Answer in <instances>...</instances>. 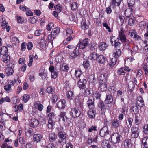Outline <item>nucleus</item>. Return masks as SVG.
Listing matches in <instances>:
<instances>
[{
    "label": "nucleus",
    "instance_id": "052dcab7",
    "mask_svg": "<svg viewBox=\"0 0 148 148\" xmlns=\"http://www.w3.org/2000/svg\"><path fill=\"white\" fill-rule=\"evenodd\" d=\"M17 22L19 23H23L24 21L23 18L19 16H17L16 17Z\"/></svg>",
    "mask_w": 148,
    "mask_h": 148
},
{
    "label": "nucleus",
    "instance_id": "39448f33",
    "mask_svg": "<svg viewBox=\"0 0 148 148\" xmlns=\"http://www.w3.org/2000/svg\"><path fill=\"white\" fill-rule=\"evenodd\" d=\"M80 114L81 112L78 108H76L72 109L70 112L71 116L74 118L79 117Z\"/></svg>",
    "mask_w": 148,
    "mask_h": 148
},
{
    "label": "nucleus",
    "instance_id": "49530a36",
    "mask_svg": "<svg viewBox=\"0 0 148 148\" xmlns=\"http://www.w3.org/2000/svg\"><path fill=\"white\" fill-rule=\"evenodd\" d=\"M148 22L145 21H143L139 23V25L140 27L143 28H145L147 26Z\"/></svg>",
    "mask_w": 148,
    "mask_h": 148
},
{
    "label": "nucleus",
    "instance_id": "4468645a",
    "mask_svg": "<svg viewBox=\"0 0 148 148\" xmlns=\"http://www.w3.org/2000/svg\"><path fill=\"white\" fill-rule=\"evenodd\" d=\"M79 54L78 49H77V48L75 47L73 51L70 53L69 57L71 58H75Z\"/></svg>",
    "mask_w": 148,
    "mask_h": 148
},
{
    "label": "nucleus",
    "instance_id": "ea45409f",
    "mask_svg": "<svg viewBox=\"0 0 148 148\" xmlns=\"http://www.w3.org/2000/svg\"><path fill=\"white\" fill-rule=\"evenodd\" d=\"M55 37L56 36H53V34H51L48 35L47 38V40L48 41V42H51V43H52Z\"/></svg>",
    "mask_w": 148,
    "mask_h": 148
},
{
    "label": "nucleus",
    "instance_id": "e2e57ef3",
    "mask_svg": "<svg viewBox=\"0 0 148 148\" xmlns=\"http://www.w3.org/2000/svg\"><path fill=\"white\" fill-rule=\"evenodd\" d=\"M94 96L96 99H100L101 94L99 92L96 91L94 93Z\"/></svg>",
    "mask_w": 148,
    "mask_h": 148
},
{
    "label": "nucleus",
    "instance_id": "c03bdc74",
    "mask_svg": "<svg viewBox=\"0 0 148 148\" xmlns=\"http://www.w3.org/2000/svg\"><path fill=\"white\" fill-rule=\"evenodd\" d=\"M55 90V88L51 86L48 87L47 89V92L49 94H52L54 92Z\"/></svg>",
    "mask_w": 148,
    "mask_h": 148
},
{
    "label": "nucleus",
    "instance_id": "a878e982",
    "mask_svg": "<svg viewBox=\"0 0 148 148\" xmlns=\"http://www.w3.org/2000/svg\"><path fill=\"white\" fill-rule=\"evenodd\" d=\"M113 100L112 96L110 95H107L105 100V102L106 104H110L112 103Z\"/></svg>",
    "mask_w": 148,
    "mask_h": 148
},
{
    "label": "nucleus",
    "instance_id": "0eeeda50",
    "mask_svg": "<svg viewBox=\"0 0 148 148\" xmlns=\"http://www.w3.org/2000/svg\"><path fill=\"white\" fill-rule=\"evenodd\" d=\"M109 131L108 130L107 127H104L101 129L99 134L100 136L102 137H105L109 135Z\"/></svg>",
    "mask_w": 148,
    "mask_h": 148
},
{
    "label": "nucleus",
    "instance_id": "f3484780",
    "mask_svg": "<svg viewBox=\"0 0 148 148\" xmlns=\"http://www.w3.org/2000/svg\"><path fill=\"white\" fill-rule=\"evenodd\" d=\"M30 125L32 127L34 128L37 127L39 124V121L34 118L31 119L30 122Z\"/></svg>",
    "mask_w": 148,
    "mask_h": 148
},
{
    "label": "nucleus",
    "instance_id": "7ed1b4c3",
    "mask_svg": "<svg viewBox=\"0 0 148 148\" xmlns=\"http://www.w3.org/2000/svg\"><path fill=\"white\" fill-rule=\"evenodd\" d=\"M59 116L60 117L59 119V120L61 121L62 120L64 124L68 125L70 124V119L67 117L65 112H61Z\"/></svg>",
    "mask_w": 148,
    "mask_h": 148
},
{
    "label": "nucleus",
    "instance_id": "09e8293b",
    "mask_svg": "<svg viewBox=\"0 0 148 148\" xmlns=\"http://www.w3.org/2000/svg\"><path fill=\"white\" fill-rule=\"evenodd\" d=\"M6 72L9 75H11L14 73L13 69L11 67H8L6 69Z\"/></svg>",
    "mask_w": 148,
    "mask_h": 148
},
{
    "label": "nucleus",
    "instance_id": "c85d7f7f",
    "mask_svg": "<svg viewBox=\"0 0 148 148\" xmlns=\"http://www.w3.org/2000/svg\"><path fill=\"white\" fill-rule=\"evenodd\" d=\"M94 101L89 99L87 101V105L90 109H94L95 107Z\"/></svg>",
    "mask_w": 148,
    "mask_h": 148
},
{
    "label": "nucleus",
    "instance_id": "6e6552de",
    "mask_svg": "<svg viewBox=\"0 0 148 148\" xmlns=\"http://www.w3.org/2000/svg\"><path fill=\"white\" fill-rule=\"evenodd\" d=\"M87 81L85 79H80L77 84V86L81 89H84L86 88Z\"/></svg>",
    "mask_w": 148,
    "mask_h": 148
},
{
    "label": "nucleus",
    "instance_id": "393cba45",
    "mask_svg": "<svg viewBox=\"0 0 148 148\" xmlns=\"http://www.w3.org/2000/svg\"><path fill=\"white\" fill-rule=\"evenodd\" d=\"M141 122L140 117V115L138 116L137 114L136 115L135 117L134 123L135 125L134 126H137L139 125Z\"/></svg>",
    "mask_w": 148,
    "mask_h": 148
},
{
    "label": "nucleus",
    "instance_id": "f257e3e1",
    "mask_svg": "<svg viewBox=\"0 0 148 148\" xmlns=\"http://www.w3.org/2000/svg\"><path fill=\"white\" fill-rule=\"evenodd\" d=\"M58 135L59 137L58 142L62 145L65 144L66 140V135L65 133L63 132H60L58 133Z\"/></svg>",
    "mask_w": 148,
    "mask_h": 148
},
{
    "label": "nucleus",
    "instance_id": "4c0bfd02",
    "mask_svg": "<svg viewBox=\"0 0 148 148\" xmlns=\"http://www.w3.org/2000/svg\"><path fill=\"white\" fill-rule=\"evenodd\" d=\"M66 96L68 99H72L74 98V95L72 91L70 90L67 92Z\"/></svg>",
    "mask_w": 148,
    "mask_h": 148
},
{
    "label": "nucleus",
    "instance_id": "423d86ee",
    "mask_svg": "<svg viewBox=\"0 0 148 148\" xmlns=\"http://www.w3.org/2000/svg\"><path fill=\"white\" fill-rule=\"evenodd\" d=\"M88 38L84 40H80L77 45H79V47L80 49H84L88 46Z\"/></svg>",
    "mask_w": 148,
    "mask_h": 148
},
{
    "label": "nucleus",
    "instance_id": "a19ab883",
    "mask_svg": "<svg viewBox=\"0 0 148 148\" xmlns=\"http://www.w3.org/2000/svg\"><path fill=\"white\" fill-rule=\"evenodd\" d=\"M90 49L92 51H95L97 48V45L94 43H92L89 46Z\"/></svg>",
    "mask_w": 148,
    "mask_h": 148
},
{
    "label": "nucleus",
    "instance_id": "2eb2a0df",
    "mask_svg": "<svg viewBox=\"0 0 148 148\" xmlns=\"http://www.w3.org/2000/svg\"><path fill=\"white\" fill-rule=\"evenodd\" d=\"M49 70L51 72V77L53 78H56L57 77L58 72L55 71L54 67L53 66H51L49 69Z\"/></svg>",
    "mask_w": 148,
    "mask_h": 148
},
{
    "label": "nucleus",
    "instance_id": "cd10ccee",
    "mask_svg": "<svg viewBox=\"0 0 148 148\" xmlns=\"http://www.w3.org/2000/svg\"><path fill=\"white\" fill-rule=\"evenodd\" d=\"M10 56L8 55H5L3 56L1 60L5 63H7L10 61Z\"/></svg>",
    "mask_w": 148,
    "mask_h": 148
},
{
    "label": "nucleus",
    "instance_id": "72a5a7b5",
    "mask_svg": "<svg viewBox=\"0 0 148 148\" xmlns=\"http://www.w3.org/2000/svg\"><path fill=\"white\" fill-rule=\"evenodd\" d=\"M60 69L62 71H67L69 69V67L66 63H63L60 65Z\"/></svg>",
    "mask_w": 148,
    "mask_h": 148
},
{
    "label": "nucleus",
    "instance_id": "bb28decb",
    "mask_svg": "<svg viewBox=\"0 0 148 148\" xmlns=\"http://www.w3.org/2000/svg\"><path fill=\"white\" fill-rule=\"evenodd\" d=\"M101 145L103 148H110L111 147V145L109 143L108 141L107 140H105L103 141Z\"/></svg>",
    "mask_w": 148,
    "mask_h": 148
},
{
    "label": "nucleus",
    "instance_id": "338daca9",
    "mask_svg": "<svg viewBox=\"0 0 148 148\" xmlns=\"http://www.w3.org/2000/svg\"><path fill=\"white\" fill-rule=\"evenodd\" d=\"M142 71L141 70H139L136 75V77L138 79H141V76L142 75Z\"/></svg>",
    "mask_w": 148,
    "mask_h": 148
},
{
    "label": "nucleus",
    "instance_id": "20e7f679",
    "mask_svg": "<svg viewBox=\"0 0 148 148\" xmlns=\"http://www.w3.org/2000/svg\"><path fill=\"white\" fill-rule=\"evenodd\" d=\"M110 137L111 141L114 143L120 142L122 138L121 136L117 133H114Z\"/></svg>",
    "mask_w": 148,
    "mask_h": 148
},
{
    "label": "nucleus",
    "instance_id": "58836bf2",
    "mask_svg": "<svg viewBox=\"0 0 148 148\" xmlns=\"http://www.w3.org/2000/svg\"><path fill=\"white\" fill-rule=\"evenodd\" d=\"M48 127L49 129H52L55 124V122L53 120H50L48 121Z\"/></svg>",
    "mask_w": 148,
    "mask_h": 148
},
{
    "label": "nucleus",
    "instance_id": "69168bd1",
    "mask_svg": "<svg viewBox=\"0 0 148 148\" xmlns=\"http://www.w3.org/2000/svg\"><path fill=\"white\" fill-rule=\"evenodd\" d=\"M82 72L81 70H76L75 71V75L76 77H79L81 75Z\"/></svg>",
    "mask_w": 148,
    "mask_h": 148
},
{
    "label": "nucleus",
    "instance_id": "7c9ffc66",
    "mask_svg": "<svg viewBox=\"0 0 148 148\" xmlns=\"http://www.w3.org/2000/svg\"><path fill=\"white\" fill-rule=\"evenodd\" d=\"M98 54L95 52H93L90 54L89 59L91 60H96Z\"/></svg>",
    "mask_w": 148,
    "mask_h": 148
},
{
    "label": "nucleus",
    "instance_id": "864d4df0",
    "mask_svg": "<svg viewBox=\"0 0 148 148\" xmlns=\"http://www.w3.org/2000/svg\"><path fill=\"white\" fill-rule=\"evenodd\" d=\"M143 130L144 134L146 135L148 134V124L144 125L143 128Z\"/></svg>",
    "mask_w": 148,
    "mask_h": 148
},
{
    "label": "nucleus",
    "instance_id": "37998d69",
    "mask_svg": "<svg viewBox=\"0 0 148 148\" xmlns=\"http://www.w3.org/2000/svg\"><path fill=\"white\" fill-rule=\"evenodd\" d=\"M122 0H112V4L113 5L115 6H119Z\"/></svg>",
    "mask_w": 148,
    "mask_h": 148
},
{
    "label": "nucleus",
    "instance_id": "774afa93",
    "mask_svg": "<svg viewBox=\"0 0 148 148\" xmlns=\"http://www.w3.org/2000/svg\"><path fill=\"white\" fill-rule=\"evenodd\" d=\"M54 24L53 23H51L48 24L47 27V30L50 31L54 27Z\"/></svg>",
    "mask_w": 148,
    "mask_h": 148
},
{
    "label": "nucleus",
    "instance_id": "e433bc0d",
    "mask_svg": "<svg viewBox=\"0 0 148 148\" xmlns=\"http://www.w3.org/2000/svg\"><path fill=\"white\" fill-rule=\"evenodd\" d=\"M142 143L146 148H148V137L144 138L142 139Z\"/></svg>",
    "mask_w": 148,
    "mask_h": 148
},
{
    "label": "nucleus",
    "instance_id": "8fccbe9b",
    "mask_svg": "<svg viewBox=\"0 0 148 148\" xmlns=\"http://www.w3.org/2000/svg\"><path fill=\"white\" fill-rule=\"evenodd\" d=\"M106 74H101L99 77V78L100 79V81H102L103 82H107L106 79Z\"/></svg>",
    "mask_w": 148,
    "mask_h": 148
},
{
    "label": "nucleus",
    "instance_id": "4d7b16f0",
    "mask_svg": "<svg viewBox=\"0 0 148 148\" xmlns=\"http://www.w3.org/2000/svg\"><path fill=\"white\" fill-rule=\"evenodd\" d=\"M75 38V37L74 35H70L68 36L66 39V42L67 43L66 44L69 43L70 41L73 40Z\"/></svg>",
    "mask_w": 148,
    "mask_h": 148
},
{
    "label": "nucleus",
    "instance_id": "0e129e2a",
    "mask_svg": "<svg viewBox=\"0 0 148 148\" xmlns=\"http://www.w3.org/2000/svg\"><path fill=\"white\" fill-rule=\"evenodd\" d=\"M55 116V115L54 113L53 112H51L48 114V116H47V118L48 119H49V120H52Z\"/></svg>",
    "mask_w": 148,
    "mask_h": 148
},
{
    "label": "nucleus",
    "instance_id": "bf43d9fd",
    "mask_svg": "<svg viewBox=\"0 0 148 148\" xmlns=\"http://www.w3.org/2000/svg\"><path fill=\"white\" fill-rule=\"evenodd\" d=\"M20 9L24 11H29L30 10L29 8L26 6L22 5H21L19 6Z\"/></svg>",
    "mask_w": 148,
    "mask_h": 148
},
{
    "label": "nucleus",
    "instance_id": "a18cd8bd",
    "mask_svg": "<svg viewBox=\"0 0 148 148\" xmlns=\"http://www.w3.org/2000/svg\"><path fill=\"white\" fill-rule=\"evenodd\" d=\"M136 21L134 18H131L128 20V24L130 26L134 25L136 23Z\"/></svg>",
    "mask_w": 148,
    "mask_h": 148
},
{
    "label": "nucleus",
    "instance_id": "f8f14e48",
    "mask_svg": "<svg viewBox=\"0 0 148 148\" xmlns=\"http://www.w3.org/2000/svg\"><path fill=\"white\" fill-rule=\"evenodd\" d=\"M137 104L140 107H143L145 105L144 100L141 96H138L136 99Z\"/></svg>",
    "mask_w": 148,
    "mask_h": 148
},
{
    "label": "nucleus",
    "instance_id": "3c124183",
    "mask_svg": "<svg viewBox=\"0 0 148 148\" xmlns=\"http://www.w3.org/2000/svg\"><path fill=\"white\" fill-rule=\"evenodd\" d=\"M30 96L27 94H24L22 97V99L25 102H27L30 99Z\"/></svg>",
    "mask_w": 148,
    "mask_h": 148
},
{
    "label": "nucleus",
    "instance_id": "f704fd0d",
    "mask_svg": "<svg viewBox=\"0 0 148 148\" xmlns=\"http://www.w3.org/2000/svg\"><path fill=\"white\" fill-rule=\"evenodd\" d=\"M119 120L116 119L114 120L112 122V125L113 127L115 128H117L120 124Z\"/></svg>",
    "mask_w": 148,
    "mask_h": 148
},
{
    "label": "nucleus",
    "instance_id": "9b49d317",
    "mask_svg": "<svg viewBox=\"0 0 148 148\" xmlns=\"http://www.w3.org/2000/svg\"><path fill=\"white\" fill-rule=\"evenodd\" d=\"M106 60V58L102 55H98L96 60L97 61L101 64H104Z\"/></svg>",
    "mask_w": 148,
    "mask_h": 148
},
{
    "label": "nucleus",
    "instance_id": "ddd939ff",
    "mask_svg": "<svg viewBox=\"0 0 148 148\" xmlns=\"http://www.w3.org/2000/svg\"><path fill=\"white\" fill-rule=\"evenodd\" d=\"M134 12V9L132 8H129L127 9L124 12V14L125 16L129 18L132 15Z\"/></svg>",
    "mask_w": 148,
    "mask_h": 148
},
{
    "label": "nucleus",
    "instance_id": "c9c22d12",
    "mask_svg": "<svg viewBox=\"0 0 148 148\" xmlns=\"http://www.w3.org/2000/svg\"><path fill=\"white\" fill-rule=\"evenodd\" d=\"M138 46L137 45H135L133 47L132 50L130 49L129 50V52H130V51L132 55H134L136 52H138Z\"/></svg>",
    "mask_w": 148,
    "mask_h": 148
},
{
    "label": "nucleus",
    "instance_id": "2f4dec72",
    "mask_svg": "<svg viewBox=\"0 0 148 148\" xmlns=\"http://www.w3.org/2000/svg\"><path fill=\"white\" fill-rule=\"evenodd\" d=\"M49 137V140L51 142H53L55 141L57 138V136L56 134L53 133L50 134Z\"/></svg>",
    "mask_w": 148,
    "mask_h": 148
},
{
    "label": "nucleus",
    "instance_id": "c756f323",
    "mask_svg": "<svg viewBox=\"0 0 148 148\" xmlns=\"http://www.w3.org/2000/svg\"><path fill=\"white\" fill-rule=\"evenodd\" d=\"M0 22H1V26L3 28L6 27L8 25V23L6 22L5 19L3 17L0 18Z\"/></svg>",
    "mask_w": 148,
    "mask_h": 148
},
{
    "label": "nucleus",
    "instance_id": "4be33fe9",
    "mask_svg": "<svg viewBox=\"0 0 148 148\" xmlns=\"http://www.w3.org/2000/svg\"><path fill=\"white\" fill-rule=\"evenodd\" d=\"M42 136L40 134H35L33 136V139L34 142L38 143L40 142L42 139Z\"/></svg>",
    "mask_w": 148,
    "mask_h": 148
},
{
    "label": "nucleus",
    "instance_id": "6ab92c4d",
    "mask_svg": "<svg viewBox=\"0 0 148 148\" xmlns=\"http://www.w3.org/2000/svg\"><path fill=\"white\" fill-rule=\"evenodd\" d=\"M96 114V111L93 109H90L88 112V115L90 118H94Z\"/></svg>",
    "mask_w": 148,
    "mask_h": 148
},
{
    "label": "nucleus",
    "instance_id": "6e6d98bb",
    "mask_svg": "<svg viewBox=\"0 0 148 148\" xmlns=\"http://www.w3.org/2000/svg\"><path fill=\"white\" fill-rule=\"evenodd\" d=\"M81 26L82 29L86 30L88 28V26L85 22H82L81 23Z\"/></svg>",
    "mask_w": 148,
    "mask_h": 148
},
{
    "label": "nucleus",
    "instance_id": "5701e85b",
    "mask_svg": "<svg viewBox=\"0 0 148 148\" xmlns=\"http://www.w3.org/2000/svg\"><path fill=\"white\" fill-rule=\"evenodd\" d=\"M116 63H117V59L115 58H113L110 59L109 62L108 64L110 66L113 67Z\"/></svg>",
    "mask_w": 148,
    "mask_h": 148
},
{
    "label": "nucleus",
    "instance_id": "79ce46f5",
    "mask_svg": "<svg viewBox=\"0 0 148 148\" xmlns=\"http://www.w3.org/2000/svg\"><path fill=\"white\" fill-rule=\"evenodd\" d=\"M71 10H72L75 11L78 8V6H77V3L76 2H73L71 4Z\"/></svg>",
    "mask_w": 148,
    "mask_h": 148
},
{
    "label": "nucleus",
    "instance_id": "f03ea898",
    "mask_svg": "<svg viewBox=\"0 0 148 148\" xmlns=\"http://www.w3.org/2000/svg\"><path fill=\"white\" fill-rule=\"evenodd\" d=\"M132 137L136 138L138 136L140 132V129L138 126H133L131 128Z\"/></svg>",
    "mask_w": 148,
    "mask_h": 148
},
{
    "label": "nucleus",
    "instance_id": "9d476101",
    "mask_svg": "<svg viewBox=\"0 0 148 148\" xmlns=\"http://www.w3.org/2000/svg\"><path fill=\"white\" fill-rule=\"evenodd\" d=\"M98 106L101 109V114L102 115L105 116V112L106 111V108L103 101L101 100H100L99 102Z\"/></svg>",
    "mask_w": 148,
    "mask_h": 148
},
{
    "label": "nucleus",
    "instance_id": "1a4fd4ad",
    "mask_svg": "<svg viewBox=\"0 0 148 148\" xmlns=\"http://www.w3.org/2000/svg\"><path fill=\"white\" fill-rule=\"evenodd\" d=\"M124 33L123 29L121 28L118 37L121 41L123 42H125V41L126 40V38Z\"/></svg>",
    "mask_w": 148,
    "mask_h": 148
},
{
    "label": "nucleus",
    "instance_id": "603ef678",
    "mask_svg": "<svg viewBox=\"0 0 148 148\" xmlns=\"http://www.w3.org/2000/svg\"><path fill=\"white\" fill-rule=\"evenodd\" d=\"M60 32V29L59 28L57 27H55L53 29L52 33H53V36H56V35Z\"/></svg>",
    "mask_w": 148,
    "mask_h": 148
},
{
    "label": "nucleus",
    "instance_id": "473e14b6",
    "mask_svg": "<svg viewBox=\"0 0 148 148\" xmlns=\"http://www.w3.org/2000/svg\"><path fill=\"white\" fill-rule=\"evenodd\" d=\"M8 50L7 48L5 47H2L0 48V53L3 56L7 55Z\"/></svg>",
    "mask_w": 148,
    "mask_h": 148
},
{
    "label": "nucleus",
    "instance_id": "680f3d73",
    "mask_svg": "<svg viewBox=\"0 0 148 148\" xmlns=\"http://www.w3.org/2000/svg\"><path fill=\"white\" fill-rule=\"evenodd\" d=\"M11 86L10 84H8L4 86V89L7 92H9L11 89Z\"/></svg>",
    "mask_w": 148,
    "mask_h": 148
},
{
    "label": "nucleus",
    "instance_id": "b1692460",
    "mask_svg": "<svg viewBox=\"0 0 148 148\" xmlns=\"http://www.w3.org/2000/svg\"><path fill=\"white\" fill-rule=\"evenodd\" d=\"M108 47L107 45L105 42L100 43L99 45V48L101 51H104Z\"/></svg>",
    "mask_w": 148,
    "mask_h": 148
},
{
    "label": "nucleus",
    "instance_id": "dca6fc26",
    "mask_svg": "<svg viewBox=\"0 0 148 148\" xmlns=\"http://www.w3.org/2000/svg\"><path fill=\"white\" fill-rule=\"evenodd\" d=\"M99 83V88L100 89L101 91L103 92L106 90L107 88V82L100 81Z\"/></svg>",
    "mask_w": 148,
    "mask_h": 148
},
{
    "label": "nucleus",
    "instance_id": "a211bd4d",
    "mask_svg": "<svg viewBox=\"0 0 148 148\" xmlns=\"http://www.w3.org/2000/svg\"><path fill=\"white\" fill-rule=\"evenodd\" d=\"M66 100H61L58 101L57 104V107L59 109H64L66 106Z\"/></svg>",
    "mask_w": 148,
    "mask_h": 148
},
{
    "label": "nucleus",
    "instance_id": "de8ad7c7",
    "mask_svg": "<svg viewBox=\"0 0 148 148\" xmlns=\"http://www.w3.org/2000/svg\"><path fill=\"white\" fill-rule=\"evenodd\" d=\"M117 73L120 75H125V72L124 71V67H121L117 71Z\"/></svg>",
    "mask_w": 148,
    "mask_h": 148
},
{
    "label": "nucleus",
    "instance_id": "412c9836",
    "mask_svg": "<svg viewBox=\"0 0 148 148\" xmlns=\"http://www.w3.org/2000/svg\"><path fill=\"white\" fill-rule=\"evenodd\" d=\"M121 51L120 49H116L114 51L113 56L114 58L117 59L121 56Z\"/></svg>",
    "mask_w": 148,
    "mask_h": 148
},
{
    "label": "nucleus",
    "instance_id": "13d9d810",
    "mask_svg": "<svg viewBox=\"0 0 148 148\" xmlns=\"http://www.w3.org/2000/svg\"><path fill=\"white\" fill-rule=\"evenodd\" d=\"M136 85L132 81H130L128 85V88L129 89L132 90L135 87Z\"/></svg>",
    "mask_w": 148,
    "mask_h": 148
},
{
    "label": "nucleus",
    "instance_id": "aec40b11",
    "mask_svg": "<svg viewBox=\"0 0 148 148\" xmlns=\"http://www.w3.org/2000/svg\"><path fill=\"white\" fill-rule=\"evenodd\" d=\"M124 146L126 148H130L132 146L131 140L130 139H126L124 142Z\"/></svg>",
    "mask_w": 148,
    "mask_h": 148
},
{
    "label": "nucleus",
    "instance_id": "5fc2aeb1",
    "mask_svg": "<svg viewBox=\"0 0 148 148\" xmlns=\"http://www.w3.org/2000/svg\"><path fill=\"white\" fill-rule=\"evenodd\" d=\"M135 0H128L127 3L129 7H133L135 4Z\"/></svg>",
    "mask_w": 148,
    "mask_h": 148
}]
</instances>
